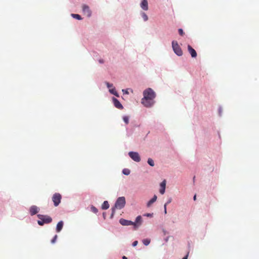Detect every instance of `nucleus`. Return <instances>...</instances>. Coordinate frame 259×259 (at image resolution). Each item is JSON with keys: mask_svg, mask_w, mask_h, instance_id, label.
<instances>
[{"mask_svg": "<svg viewBox=\"0 0 259 259\" xmlns=\"http://www.w3.org/2000/svg\"><path fill=\"white\" fill-rule=\"evenodd\" d=\"M144 97L142 99V103L146 107L152 106L154 103V99L156 94L152 89L148 88L143 92Z\"/></svg>", "mask_w": 259, "mask_h": 259, "instance_id": "obj_1", "label": "nucleus"}, {"mask_svg": "<svg viewBox=\"0 0 259 259\" xmlns=\"http://www.w3.org/2000/svg\"><path fill=\"white\" fill-rule=\"evenodd\" d=\"M39 220L37 223L40 226H43L45 224H49L52 222V219L47 215L37 214Z\"/></svg>", "mask_w": 259, "mask_h": 259, "instance_id": "obj_2", "label": "nucleus"}, {"mask_svg": "<svg viewBox=\"0 0 259 259\" xmlns=\"http://www.w3.org/2000/svg\"><path fill=\"white\" fill-rule=\"evenodd\" d=\"M125 199L124 197H119L115 204V206L114 208H112V215H113L115 212V208L117 209H121L125 206Z\"/></svg>", "mask_w": 259, "mask_h": 259, "instance_id": "obj_3", "label": "nucleus"}, {"mask_svg": "<svg viewBox=\"0 0 259 259\" xmlns=\"http://www.w3.org/2000/svg\"><path fill=\"white\" fill-rule=\"evenodd\" d=\"M172 47L174 52L178 56H181L183 55V51H182L181 48H180V47L179 46L177 41H172Z\"/></svg>", "mask_w": 259, "mask_h": 259, "instance_id": "obj_4", "label": "nucleus"}, {"mask_svg": "<svg viewBox=\"0 0 259 259\" xmlns=\"http://www.w3.org/2000/svg\"><path fill=\"white\" fill-rule=\"evenodd\" d=\"M61 199H62V196L60 193H55L53 195L52 201H53L54 204L55 206H57L59 205V204L61 202Z\"/></svg>", "mask_w": 259, "mask_h": 259, "instance_id": "obj_5", "label": "nucleus"}, {"mask_svg": "<svg viewBox=\"0 0 259 259\" xmlns=\"http://www.w3.org/2000/svg\"><path fill=\"white\" fill-rule=\"evenodd\" d=\"M119 223L122 226H130V225H133L134 226V228L135 229H137V224L135 223H134L133 222L131 221H128L124 219H121L119 220Z\"/></svg>", "mask_w": 259, "mask_h": 259, "instance_id": "obj_6", "label": "nucleus"}, {"mask_svg": "<svg viewBox=\"0 0 259 259\" xmlns=\"http://www.w3.org/2000/svg\"><path fill=\"white\" fill-rule=\"evenodd\" d=\"M130 157L136 162H140L141 160L140 156L138 152H130L128 153Z\"/></svg>", "mask_w": 259, "mask_h": 259, "instance_id": "obj_7", "label": "nucleus"}, {"mask_svg": "<svg viewBox=\"0 0 259 259\" xmlns=\"http://www.w3.org/2000/svg\"><path fill=\"white\" fill-rule=\"evenodd\" d=\"M82 11L83 14L88 17H90L92 15V12L90 10L89 7L87 5H83L82 6Z\"/></svg>", "mask_w": 259, "mask_h": 259, "instance_id": "obj_8", "label": "nucleus"}, {"mask_svg": "<svg viewBox=\"0 0 259 259\" xmlns=\"http://www.w3.org/2000/svg\"><path fill=\"white\" fill-rule=\"evenodd\" d=\"M38 210H39L38 207H37L35 205L31 206L29 209L30 213L31 215H33L36 214L38 212Z\"/></svg>", "mask_w": 259, "mask_h": 259, "instance_id": "obj_9", "label": "nucleus"}, {"mask_svg": "<svg viewBox=\"0 0 259 259\" xmlns=\"http://www.w3.org/2000/svg\"><path fill=\"white\" fill-rule=\"evenodd\" d=\"M188 52L191 54L192 57L195 58L197 56L196 52L193 48H192V47L191 46H188Z\"/></svg>", "mask_w": 259, "mask_h": 259, "instance_id": "obj_10", "label": "nucleus"}, {"mask_svg": "<svg viewBox=\"0 0 259 259\" xmlns=\"http://www.w3.org/2000/svg\"><path fill=\"white\" fill-rule=\"evenodd\" d=\"M160 189L159 190V192L161 194H163L165 192V187H166V181L164 180L160 183Z\"/></svg>", "mask_w": 259, "mask_h": 259, "instance_id": "obj_11", "label": "nucleus"}, {"mask_svg": "<svg viewBox=\"0 0 259 259\" xmlns=\"http://www.w3.org/2000/svg\"><path fill=\"white\" fill-rule=\"evenodd\" d=\"M113 101L114 105L115 107H116L117 108L119 109H122L123 108L122 105H121V104L120 103V102L117 99L114 98L113 99Z\"/></svg>", "mask_w": 259, "mask_h": 259, "instance_id": "obj_12", "label": "nucleus"}, {"mask_svg": "<svg viewBox=\"0 0 259 259\" xmlns=\"http://www.w3.org/2000/svg\"><path fill=\"white\" fill-rule=\"evenodd\" d=\"M141 7L144 10L147 11L148 9V1L147 0H142L141 3Z\"/></svg>", "mask_w": 259, "mask_h": 259, "instance_id": "obj_13", "label": "nucleus"}, {"mask_svg": "<svg viewBox=\"0 0 259 259\" xmlns=\"http://www.w3.org/2000/svg\"><path fill=\"white\" fill-rule=\"evenodd\" d=\"M63 224L64 223L62 221H61L59 222H58L56 227L57 232H60L62 230L63 227Z\"/></svg>", "mask_w": 259, "mask_h": 259, "instance_id": "obj_14", "label": "nucleus"}, {"mask_svg": "<svg viewBox=\"0 0 259 259\" xmlns=\"http://www.w3.org/2000/svg\"><path fill=\"white\" fill-rule=\"evenodd\" d=\"M156 200L157 196L156 195H154L153 198L148 202L147 206L148 207H150L152 203H153L156 201Z\"/></svg>", "mask_w": 259, "mask_h": 259, "instance_id": "obj_15", "label": "nucleus"}, {"mask_svg": "<svg viewBox=\"0 0 259 259\" xmlns=\"http://www.w3.org/2000/svg\"><path fill=\"white\" fill-rule=\"evenodd\" d=\"M137 224V228H138L142 223V217L141 215H139L136 218V222H135Z\"/></svg>", "mask_w": 259, "mask_h": 259, "instance_id": "obj_16", "label": "nucleus"}, {"mask_svg": "<svg viewBox=\"0 0 259 259\" xmlns=\"http://www.w3.org/2000/svg\"><path fill=\"white\" fill-rule=\"evenodd\" d=\"M109 207V204L107 201H105L102 205V209H107Z\"/></svg>", "mask_w": 259, "mask_h": 259, "instance_id": "obj_17", "label": "nucleus"}, {"mask_svg": "<svg viewBox=\"0 0 259 259\" xmlns=\"http://www.w3.org/2000/svg\"><path fill=\"white\" fill-rule=\"evenodd\" d=\"M109 92L112 94H113V95H115V96H116L117 97H118V94H117V92L116 91L115 89L114 88L109 89Z\"/></svg>", "mask_w": 259, "mask_h": 259, "instance_id": "obj_18", "label": "nucleus"}, {"mask_svg": "<svg viewBox=\"0 0 259 259\" xmlns=\"http://www.w3.org/2000/svg\"><path fill=\"white\" fill-rule=\"evenodd\" d=\"M71 16L74 18L77 19L78 20H81L82 19L81 16L79 15H78V14H72Z\"/></svg>", "mask_w": 259, "mask_h": 259, "instance_id": "obj_19", "label": "nucleus"}, {"mask_svg": "<svg viewBox=\"0 0 259 259\" xmlns=\"http://www.w3.org/2000/svg\"><path fill=\"white\" fill-rule=\"evenodd\" d=\"M122 173L125 175H128L130 174V169L127 168H124L122 170Z\"/></svg>", "mask_w": 259, "mask_h": 259, "instance_id": "obj_20", "label": "nucleus"}, {"mask_svg": "<svg viewBox=\"0 0 259 259\" xmlns=\"http://www.w3.org/2000/svg\"><path fill=\"white\" fill-rule=\"evenodd\" d=\"M143 243L145 245H148L150 243V240L149 239H145L143 240Z\"/></svg>", "mask_w": 259, "mask_h": 259, "instance_id": "obj_21", "label": "nucleus"}, {"mask_svg": "<svg viewBox=\"0 0 259 259\" xmlns=\"http://www.w3.org/2000/svg\"><path fill=\"white\" fill-rule=\"evenodd\" d=\"M147 162H148V163L150 166H153L154 165V161L151 158H148Z\"/></svg>", "mask_w": 259, "mask_h": 259, "instance_id": "obj_22", "label": "nucleus"}, {"mask_svg": "<svg viewBox=\"0 0 259 259\" xmlns=\"http://www.w3.org/2000/svg\"><path fill=\"white\" fill-rule=\"evenodd\" d=\"M91 210L92 212H93L95 213H97L98 211V209L93 205L91 207Z\"/></svg>", "mask_w": 259, "mask_h": 259, "instance_id": "obj_23", "label": "nucleus"}, {"mask_svg": "<svg viewBox=\"0 0 259 259\" xmlns=\"http://www.w3.org/2000/svg\"><path fill=\"white\" fill-rule=\"evenodd\" d=\"M123 121H124V122L126 123V124H128V122H129V118L128 116H124L123 117Z\"/></svg>", "mask_w": 259, "mask_h": 259, "instance_id": "obj_24", "label": "nucleus"}, {"mask_svg": "<svg viewBox=\"0 0 259 259\" xmlns=\"http://www.w3.org/2000/svg\"><path fill=\"white\" fill-rule=\"evenodd\" d=\"M142 17L145 21H147L148 19V17L147 15L145 13H143L142 14Z\"/></svg>", "mask_w": 259, "mask_h": 259, "instance_id": "obj_25", "label": "nucleus"}, {"mask_svg": "<svg viewBox=\"0 0 259 259\" xmlns=\"http://www.w3.org/2000/svg\"><path fill=\"white\" fill-rule=\"evenodd\" d=\"M106 84L107 88L110 89V88L113 87V84H111V83H109L108 82H106Z\"/></svg>", "mask_w": 259, "mask_h": 259, "instance_id": "obj_26", "label": "nucleus"}, {"mask_svg": "<svg viewBox=\"0 0 259 259\" xmlns=\"http://www.w3.org/2000/svg\"><path fill=\"white\" fill-rule=\"evenodd\" d=\"M57 237H58V236H57V235H56L54 237V238L52 239V240H51V242H52V243H54L56 242V239H57Z\"/></svg>", "mask_w": 259, "mask_h": 259, "instance_id": "obj_27", "label": "nucleus"}, {"mask_svg": "<svg viewBox=\"0 0 259 259\" xmlns=\"http://www.w3.org/2000/svg\"><path fill=\"white\" fill-rule=\"evenodd\" d=\"M178 31L180 35H181V36H183L184 34V32H183L182 29L180 28Z\"/></svg>", "mask_w": 259, "mask_h": 259, "instance_id": "obj_28", "label": "nucleus"}, {"mask_svg": "<svg viewBox=\"0 0 259 259\" xmlns=\"http://www.w3.org/2000/svg\"><path fill=\"white\" fill-rule=\"evenodd\" d=\"M145 215L148 217H152L153 216V213H146Z\"/></svg>", "mask_w": 259, "mask_h": 259, "instance_id": "obj_29", "label": "nucleus"}, {"mask_svg": "<svg viewBox=\"0 0 259 259\" xmlns=\"http://www.w3.org/2000/svg\"><path fill=\"white\" fill-rule=\"evenodd\" d=\"M138 241H135L133 243V246H137V245L138 244Z\"/></svg>", "mask_w": 259, "mask_h": 259, "instance_id": "obj_30", "label": "nucleus"}, {"mask_svg": "<svg viewBox=\"0 0 259 259\" xmlns=\"http://www.w3.org/2000/svg\"><path fill=\"white\" fill-rule=\"evenodd\" d=\"M164 213L166 214V203H165L164 205Z\"/></svg>", "mask_w": 259, "mask_h": 259, "instance_id": "obj_31", "label": "nucleus"}, {"mask_svg": "<svg viewBox=\"0 0 259 259\" xmlns=\"http://www.w3.org/2000/svg\"><path fill=\"white\" fill-rule=\"evenodd\" d=\"M122 92L126 94H128V92L127 90H122Z\"/></svg>", "mask_w": 259, "mask_h": 259, "instance_id": "obj_32", "label": "nucleus"}, {"mask_svg": "<svg viewBox=\"0 0 259 259\" xmlns=\"http://www.w3.org/2000/svg\"><path fill=\"white\" fill-rule=\"evenodd\" d=\"M170 202H171V199H169V200L167 202V203H166V205H167V204H168V203H170Z\"/></svg>", "mask_w": 259, "mask_h": 259, "instance_id": "obj_33", "label": "nucleus"}, {"mask_svg": "<svg viewBox=\"0 0 259 259\" xmlns=\"http://www.w3.org/2000/svg\"><path fill=\"white\" fill-rule=\"evenodd\" d=\"M187 258H188V254L187 255H186L185 257H184L183 258V259H187Z\"/></svg>", "mask_w": 259, "mask_h": 259, "instance_id": "obj_34", "label": "nucleus"}, {"mask_svg": "<svg viewBox=\"0 0 259 259\" xmlns=\"http://www.w3.org/2000/svg\"><path fill=\"white\" fill-rule=\"evenodd\" d=\"M193 199L194 200H196V195H194Z\"/></svg>", "mask_w": 259, "mask_h": 259, "instance_id": "obj_35", "label": "nucleus"}, {"mask_svg": "<svg viewBox=\"0 0 259 259\" xmlns=\"http://www.w3.org/2000/svg\"><path fill=\"white\" fill-rule=\"evenodd\" d=\"M122 259H127V258L125 256H122Z\"/></svg>", "mask_w": 259, "mask_h": 259, "instance_id": "obj_36", "label": "nucleus"}, {"mask_svg": "<svg viewBox=\"0 0 259 259\" xmlns=\"http://www.w3.org/2000/svg\"><path fill=\"white\" fill-rule=\"evenodd\" d=\"M100 63H103V61H100Z\"/></svg>", "mask_w": 259, "mask_h": 259, "instance_id": "obj_37", "label": "nucleus"}]
</instances>
